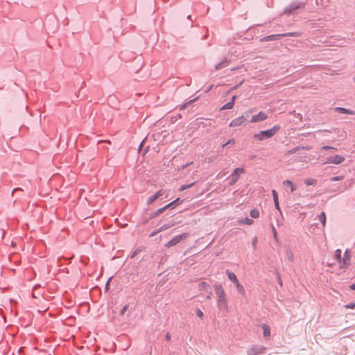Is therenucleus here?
<instances>
[{"mask_svg": "<svg viewBox=\"0 0 355 355\" xmlns=\"http://www.w3.org/2000/svg\"><path fill=\"white\" fill-rule=\"evenodd\" d=\"M256 244V241H254V242L253 243V245H255Z\"/></svg>", "mask_w": 355, "mask_h": 355, "instance_id": "864d4df0", "label": "nucleus"}, {"mask_svg": "<svg viewBox=\"0 0 355 355\" xmlns=\"http://www.w3.org/2000/svg\"><path fill=\"white\" fill-rule=\"evenodd\" d=\"M169 207H171V205H166V206H164V207H162V208H161V209H158V210L157 211V212H156V214H155V215H156V216H157V215H159V214H162V212H164L166 209H168V208H169Z\"/></svg>", "mask_w": 355, "mask_h": 355, "instance_id": "bb28decb", "label": "nucleus"}, {"mask_svg": "<svg viewBox=\"0 0 355 355\" xmlns=\"http://www.w3.org/2000/svg\"><path fill=\"white\" fill-rule=\"evenodd\" d=\"M350 288H351V289H352V290H355V284H352V285L350 286Z\"/></svg>", "mask_w": 355, "mask_h": 355, "instance_id": "a18cd8bd", "label": "nucleus"}, {"mask_svg": "<svg viewBox=\"0 0 355 355\" xmlns=\"http://www.w3.org/2000/svg\"><path fill=\"white\" fill-rule=\"evenodd\" d=\"M300 35V33L298 32H292V33H287L282 34V37H299Z\"/></svg>", "mask_w": 355, "mask_h": 355, "instance_id": "412c9836", "label": "nucleus"}, {"mask_svg": "<svg viewBox=\"0 0 355 355\" xmlns=\"http://www.w3.org/2000/svg\"><path fill=\"white\" fill-rule=\"evenodd\" d=\"M171 227V225H164L163 226H162L159 229L157 230V232H162V231H164L168 228H169Z\"/></svg>", "mask_w": 355, "mask_h": 355, "instance_id": "2f4dec72", "label": "nucleus"}, {"mask_svg": "<svg viewBox=\"0 0 355 355\" xmlns=\"http://www.w3.org/2000/svg\"><path fill=\"white\" fill-rule=\"evenodd\" d=\"M334 148L333 147H331V146H324L322 148V149H324V150H327V149H334Z\"/></svg>", "mask_w": 355, "mask_h": 355, "instance_id": "ea45409f", "label": "nucleus"}, {"mask_svg": "<svg viewBox=\"0 0 355 355\" xmlns=\"http://www.w3.org/2000/svg\"><path fill=\"white\" fill-rule=\"evenodd\" d=\"M283 184H284V186L289 188L291 189V192L294 191L295 189L293 182L288 180L284 181Z\"/></svg>", "mask_w": 355, "mask_h": 355, "instance_id": "dca6fc26", "label": "nucleus"}, {"mask_svg": "<svg viewBox=\"0 0 355 355\" xmlns=\"http://www.w3.org/2000/svg\"><path fill=\"white\" fill-rule=\"evenodd\" d=\"M199 286L201 289L207 290L209 288V285L207 282H205L200 283Z\"/></svg>", "mask_w": 355, "mask_h": 355, "instance_id": "c756f323", "label": "nucleus"}, {"mask_svg": "<svg viewBox=\"0 0 355 355\" xmlns=\"http://www.w3.org/2000/svg\"><path fill=\"white\" fill-rule=\"evenodd\" d=\"M234 284L236 285V289H237L238 292L239 293H241V295H244L245 294L244 287L240 284L239 280L237 281V282H235Z\"/></svg>", "mask_w": 355, "mask_h": 355, "instance_id": "f3484780", "label": "nucleus"}, {"mask_svg": "<svg viewBox=\"0 0 355 355\" xmlns=\"http://www.w3.org/2000/svg\"><path fill=\"white\" fill-rule=\"evenodd\" d=\"M236 96H234L232 98V101L230 102H233V104H234V102H235V99H236Z\"/></svg>", "mask_w": 355, "mask_h": 355, "instance_id": "c03bdc74", "label": "nucleus"}, {"mask_svg": "<svg viewBox=\"0 0 355 355\" xmlns=\"http://www.w3.org/2000/svg\"><path fill=\"white\" fill-rule=\"evenodd\" d=\"M353 80L355 83V76L353 78Z\"/></svg>", "mask_w": 355, "mask_h": 355, "instance_id": "603ef678", "label": "nucleus"}, {"mask_svg": "<svg viewBox=\"0 0 355 355\" xmlns=\"http://www.w3.org/2000/svg\"><path fill=\"white\" fill-rule=\"evenodd\" d=\"M233 106H234L233 102H229V103H226L225 105H223L220 110H230L233 107Z\"/></svg>", "mask_w": 355, "mask_h": 355, "instance_id": "a878e982", "label": "nucleus"}, {"mask_svg": "<svg viewBox=\"0 0 355 355\" xmlns=\"http://www.w3.org/2000/svg\"><path fill=\"white\" fill-rule=\"evenodd\" d=\"M235 140L234 139H230L226 144L223 145V147L229 145V144H234Z\"/></svg>", "mask_w": 355, "mask_h": 355, "instance_id": "72a5a7b5", "label": "nucleus"}, {"mask_svg": "<svg viewBox=\"0 0 355 355\" xmlns=\"http://www.w3.org/2000/svg\"><path fill=\"white\" fill-rule=\"evenodd\" d=\"M343 180V177L342 176H336V177H334L331 179V180L332 182H335V181H339V180Z\"/></svg>", "mask_w": 355, "mask_h": 355, "instance_id": "f704fd0d", "label": "nucleus"}, {"mask_svg": "<svg viewBox=\"0 0 355 355\" xmlns=\"http://www.w3.org/2000/svg\"><path fill=\"white\" fill-rule=\"evenodd\" d=\"M316 182H317V180L313 178H308V179H306L304 181V183L306 185H315L316 184Z\"/></svg>", "mask_w": 355, "mask_h": 355, "instance_id": "b1692460", "label": "nucleus"}, {"mask_svg": "<svg viewBox=\"0 0 355 355\" xmlns=\"http://www.w3.org/2000/svg\"><path fill=\"white\" fill-rule=\"evenodd\" d=\"M175 201H176V203L179 202L180 201V198H178Z\"/></svg>", "mask_w": 355, "mask_h": 355, "instance_id": "de8ad7c7", "label": "nucleus"}, {"mask_svg": "<svg viewBox=\"0 0 355 355\" xmlns=\"http://www.w3.org/2000/svg\"><path fill=\"white\" fill-rule=\"evenodd\" d=\"M250 215L254 218H257L259 216V211L257 209H254L250 211Z\"/></svg>", "mask_w": 355, "mask_h": 355, "instance_id": "4be33fe9", "label": "nucleus"}, {"mask_svg": "<svg viewBox=\"0 0 355 355\" xmlns=\"http://www.w3.org/2000/svg\"><path fill=\"white\" fill-rule=\"evenodd\" d=\"M303 6V3H294L291 4L290 6H288L285 10V12L286 13H291L292 12L296 10L297 9L301 8Z\"/></svg>", "mask_w": 355, "mask_h": 355, "instance_id": "9d476101", "label": "nucleus"}, {"mask_svg": "<svg viewBox=\"0 0 355 355\" xmlns=\"http://www.w3.org/2000/svg\"><path fill=\"white\" fill-rule=\"evenodd\" d=\"M345 161V157L342 155H336L332 157H329L327 158L326 161V164H340Z\"/></svg>", "mask_w": 355, "mask_h": 355, "instance_id": "39448f33", "label": "nucleus"}, {"mask_svg": "<svg viewBox=\"0 0 355 355\" xmlns=\"http://www.w3.org/2000/svg\"><path fill=\"white\" fill-rule=\"evenodd\" d=\"M170 339H171V336H170V334L168 333L166 335V340H169Z\"/></svg>", "mask_w": 355, "mask_h": 355, "instance_id": "37998d69", "label": "nucleus"}, {"mask_svg": "<svg viewBox=\"0 0 355 355\" xmlns=\"http://www.w3.org/2000/svg\"><path fill=\"white\" fill-rule=\"evenodd\" d=\"M286 254H287V257H288V260L290 261H293L294 259V256L291 250H288L286 251Z\"/></svg>", "mask_w": 355, "mask_h": 355, "instance_id": "cd10ccee", "label": "nucleus"}, {"mask_svg": "<svg viewBox=\"0 0 355 355\" xmlns=\"http://www.w3.org/2000/svg\"><path fill=\"white\" fill-rule=\"evenodd\" d=\"M337 110H338L340 113H343V114H353L354 112L349 110H347V109H345V108H343V107H337L336 108Z\"/></svg>", "mask_w": 355, "mask_h": 355, "instance_id": "5701e85b", "label": "nucleus"}, {"mask_svg": "<svg viewBox=\"0 0 355 355\" xmlns=\"http://www.w3.org/2000/svg\"><path fill=\"white\" fill-rule=\"evenodd\" d=\"M245 121H246L245 117L244 116H241L232 120L230 123V127H237V126L241 125L242 124H243L245 122Z\"/></svg>", "mask_w": 355, "mask_h": 355, "instance_id": "0eeeda50", "label": "nucleus"}, {"mask_svg": "<svg viewBox=\"0 0 355 355\" xmlns=\"http://www.w3.org/2000/svg\"><path fill=\"white\" fill-rule=\"evenodd\" d=\"M21 353H22V347H20L18 349L17 355H21Z\"/></svg>", "mask_w": 355, "mask_h": 355, "instance_id": "79ce46f5", "label": "nucleus"}, {"mask_svg": "<svg viewBox=\"0 0 355 355\" xmlns=\"http://www.w3.org/2000/svg\"><path fill=\"white\" fill-rule=\"evenodd\" d=\"M272 234L275 238V239H277V232L273 225H272Z\"/></svg>", "mask_w": 355, "mask_h": 355, "instance_id": "473e14b6", "label": "nucleus"}, {"mask_svg": "<svg viewBox=\"0 0 355 355\" xmlns=\"http://www.w3.org/2000/svg\"><path fill=\"white\" fill-rule=\"evenodd\" d=\"M239 223L243 225H250L253 223V220L245 218L239 220Z\"/></svg>", "mask_w": 355, "mask_h": 355, "instance_id": "aec40b11", "label": "nucleus"}, {"mask_svg": "<svg viewBox=\"0 0 355 355\" xmlns=\"http://www.w3.org/2000/svg\"><path fill=\"white\" fill-rule=\"evenodd\" d=\"M300 148L306 149V150H310L311 148L310 146H306V147H302V148L297 146V147L294 148L293 149H292V150H291L288 151V153H288V154H293V153H296L297 150H299Z\"/></svg>", "mask_w": 355, "mask_h": 355, "instance_id": "6ab92c4d", "label": "nucleus"}, {"mask_svg": "<svg viewBox=\"0 0 355 355\" xmlns=\"http://www.w3.org/2000/svg\"><path fill=\"white\" fill-rule=\"evenodd\" d=\"M334 257L340 269H346L351 264V251L349 250H346L343 256H342L340 250H336Z\"/></svg>", "mask_w": 355, "mask_h": 355, "instance_id": "f257e3e1", "label": "nucleus"}, {"mask_svg": "<svg viewBox=\"0 0 355 355\" xmlns=\"http://www.w3.org/2000/svg\"><path fill=\"white\" fill-rule=\"evenodd\" d=\"M175 204H176V201H173V202L169 203L168 205H171V206L174 205Z\"/></svg>", "mask_w": 355, "mask_h": 355, "instance_id": "49530a36", "label": "nucleus"}, {"mask_svg": "<svg viewBox=\"0 0 355 355\" xmlns=\"http://www.w3.org/2000/svg\"><path fill=\"white\" fill-rule=\"evenodd\" d=\"M280 129L279 125H275L271 129L261 131L259 133L254 135V137L259 141H262L267 138L274 136Z\"/></svg>", "mask_w": 355, "mask_h": 355, "instance_id": "f03ea898", "label": "nucleus"}, {"mask_svg": "<svg viewBox=\"0 0 355 355\" xmlns=\"http://www.w3.org/2000/svg\"><path fill=\"white\" fill-rule=\"evenodd\" d=\"M243 81H241L239 84L235 85L234 87L231 89V91L237 89L239 86H241L243 84Z\"/></svg>", "mask_w": 355, "mask_h": 355, "instance_id": "4c0bfd02", "label": "nucleus"}, {"mask_svg": "<svg viewBox=\"0 0 355 355\" xmlns=\"http://www.w3.org/2000/svg\"><path fill=\"white\" fill-rule=\"evenodd\" d=\"M194 184H195V183H194V182H193V183H191V184H189V185H182V186L180 188V189H179V190H180V191H184L185 189H189V188L191 187L192 186H193V185H194Z\"/></svg>", "mask_w": 355, "mask_h": 355, "instance_id": "c85d7f7f", "label": "nucleus"}, {"mask_svg": "<svg viewBox=\"0 0 355 355\" xmlns=\"http://www.w3.org/2000/svg\"><path fill=\"white\" fill-rule=\"evenodd\" d=\"M223 67H224L223 63L220 62V63L216 64L215 68H216V69H220L223 68Z\"/></svg>", "mask_w": 355, "mask_h": 355, "instance_id": "e433bc0d", "label": "nucleus"}, {"mask_svg": "<svg viewBox=\"0 0 355 355\" xmlns=\"http://www.w3.org/2000/svg\"><path fill=\"white\" fill-rule=\"evenodd\" d=\"M189 164H186L184 166H183L182 168H184L186 166H188Z\"/></svg>", "mask_w": 355, "mask_h": 355, "instance_id": "8fccbe9b", "label": "nucleus"}, {"mask_svg": "<svg viewBox=\"0 0 355 355\" xmlns=\"http://www.w3.org/2000/svg\"><path fill=\"white\" fill-rule=\"evenodd\" d=\"M261 328L263 331V337L266 338V339H269L270 336V327L267 324H263L261 325Z\"/></svg>", "mask_w": 355, "mask_h": 355, "instance_id": "f8f14e48", "label": "nucleus"}, {"mask_svg": "<svg viewBox=\"0 0 355 355\" xmlns=\"http://www.w3.org/2000/svg\"><path fill=\"white\" fill-rule=\"evenodd\" d=\"M196 315H197L200 318H203V316H204V313H203V312H202L200 309H196Z\"/></svg>", "mask_w": 355, "mask_h": 355, "instance_id": "7c9ffc66", "label": "nucleus"}, {"mask_svg": "<svg viewBox=\"0 0 355 355\" xmlns=\"http://www.w3.org/2000/svg\"><path fill=\"white\" fill-rule=\"evenodd\" d=\"M159 232H157V230L156 231H154L153 232L150 234V236L152 237V236H155L157 234H158Z\"/></svg>", "mask_w": 355, "mask_h": 355, "instance_id": "a19ab883", "label": "nucleus"}, {"mask_svg": "<svg viewBox=\"0 0 355 355\" xmlns=\"http://www.w3.org/2000/svg\"><path fill=\"white\" fill-rule=\"evenodd\" d=\"M268 116L267 114L263 112H259L257 114L253 116L252 119H250L251 123H257L259 121H263L266 119H267Z\"/></svg>", "mask_w": 355, "mask_h": 355, "instance_id": "423d86ee", "label": "nucleus"}, {"mask_svg": "<svg viewBox=\"0 0 355 355\" xmlns=\"http://www.w3.org/2000/svg\"><path fill=\"white\" fill-rule=\"evenodd\" d=\"M214 288H215V291H216V295L218 297V299L226 297L225 291L220 284H216L214 286Z\"/></svg>", "mask_w": 355, "mask_h": 355, "instance_id": "1a4fd4ad", "label": "nucleus"}, {"mask_svg": "<svg viewBox=\"0 0 355 355\" xmlns=\"http://www.w3.org/2000/svg\"><path fill=\"white\" fill-rule=\"evenodd\" d=\"M164 193V191L163 189L159 190L157 193H155L154 195L150 196L148 198L147 204L150 205L153 203L155 200H156L158 198L162 196Z\"/></svg>", "mask_w": 355, "mask_h": 355, "instance_id": "6e6552de", "label": "nucleus"}, {"mask_svg": "<svg viewBox=\"0 0 355 355\" xmlns=\"http://www.w3.org/2000/svg\"><path fill=\"white\" fill-rule=\"evenodd\" d=\"M235 70H236V68L232 69V71H235Z\"/></svg>", "mask_w": 355, "mask_h": 355, "instance_id": "3c124183", "label": "nucleus"}, {"mask_svg": "<svg viewBox=\"0 0 355 355\" xmlns=\"http://www.w3.org/2000/svg\"><path fill=\"white\" fill-rule=\"evenodd\" d=\"M319 220L321 221V223H322V225L323 226H325V223H326V216H325V214L324 212H322L320 215H319Z\"/></svg>", "mask_w": 355, "mask_h": 355, "instance_id": "393cba45", "label": "nucleus"}, {"mask_svg": "<svg viewBox=\"0 0 355 355\" xmlns=\"http://www.w3.org/2000/svg\"><path fill=\"white\" fill-rule=\"evenodd\" d=\"M187 236H188L187 233H184L181 235H178V236H175L173 239L169 241L166 244V247H167V248L173 247V246L175 245L176 244L179 243L182 240L186 239Z\"/></svg>", "mask_w": 355, "mask_h": 355, "instance_id": "20e7f679", "label": "nucleus"}, {"mask_svg": "<svg viewBox=\"0 0 355 355\" xmlns=\"http://www.w3.org/2000/svg\"><path fill=\"white\" fill-rule=\"evenodd\" d=\"M272 197H273L275 208L278 211H280L281 210H280V207H279V205L277 193V191L275 190H272Z\"/></svg>", "mask_w": 355, "mask_h": 355, "instance_id": "4468645a", "label": "nucleus"}, {"mask_svg": "<svg viewBox=\"0 0 355 355\" xmlns=\"http://www.w3.org/2000/svg\"><path fill=\"white\" fill-rule=\"evenodd\" d=\"M17 190H20V189L19 188L15 189H13L12 192H15V191H16Z\"/></svg>", "mask_w": 355, "mask_h": 355, "instance_id": "09e8293b", "label": "nucleus"}, {"mask_svg": "<svg viewBox=\"0 0 355 355\" xmlns=\"http://www.w3.org/2000/svg\"><path fill=\"white\" fill-rule=\"evenodd\" d=\"M282 37V34H276V35H271L266 37H263L261 41V42H267V41H271L274 40H279Z\"/></svg>", "mask_w": 355, "mask_h": 355, "instance_id": "ddd939ff", "label": "nucleus"}, {"mask_svg": "<svg viewBox=\"0 0 355 355\" xmlns=\"http://www.w3.org/2000/svg\"><path fill=\"white\" fill-rule=\"evenodd\" d=\"M245 173V170L243 168H236L234 169L233 172L231 174V181L230 184H234L240 178L241 174Z\"/></svg>", "mask_w": 355, "mask_h": 355, "instance_id": "7ed1b4c3", "label": "nucleus"}, {"mask_svg": "<svg viewBox=\"0 0 355 355\" xmlns=\"http://www.w3.org/2000/svg\"><path fill=\"white\" fill-rule=\"evenodd\" d=\"M13 355H17V354H13Z\"/></svg>", "mask_w": 355, "mask_h": 355, "instance_id": "5fc2aeb1", "label": "nucleus"}, {"mask_svg": "<svg viewBox=\"0 0 355 355\" xmlns=\"http://www.w3.org/2000/svg\"><path fill=\"white\" fill-rule=\"evenodd\" d=\"M217 305L219 309H227V301L226 297L223 298H218L217 301Z\"/></svg>", "mask_w": 355, "mask_h": 355, "instance_id": "9b49d317", "label": "nucleus"}, {"mask_svg": "<svg viewBox=\"0 0 355 355\" xmlns=\"http://www.w3.org/2000/svg\"><path fill=\"white\" fill-rule=\"evenodd\" d=\"M226 274L230 281H232L233 283L237 282L238 279L234 272L227 270Z\"/></svg>", "mask_w": 355, "mask_h": 355, "instance_id": "2eb2a0df", "label": "nucleus"}, {"mask_svg": "<svg viewBox=\"0 0 355 355\" xmlns=\"http://www.w3.org/2000/svg\"><path fill=\"white\" fill-rule=\"evenodd\" d=\"M345 307L346 309H355V303H351L349 304L346 305Z\"/></svg>", "mask_w": 355, "mask_h": 355, "instance_id": "c9c22d12", "label": "nucleus"}, {"mask_svg": "<svg viewBox=\"0 0 355 355\" xmlns=\"http://www.w3.org/2000/svg\"><path fill=\"white\" fill-rule=\"evenodd\" d=\"M128 306L125 305L121 311V315H123L125 311L127 310Z\"/></svg>", "mask_w": 355, "mask_h": 355, "instance_id": "58836bf2", "label": "nucleus"}, {"mask_svg": "<svg viewBox=\"0 0 355 355\" xmlns=\"http://www.w3.org/2000/svg\"><path fill=\"white\" fill-rule=\"evenodd\" d=\"M234 284L236 285V289H237L238 292L239 293H241V295H244L245 294L244 287L240 284L239 280L237 281V282H235Z\"/></svg>", "mask_w": 355, "mask_h": 355, "instance_id": "a211bd4d", "label": "nucleus"}]
</instances>
